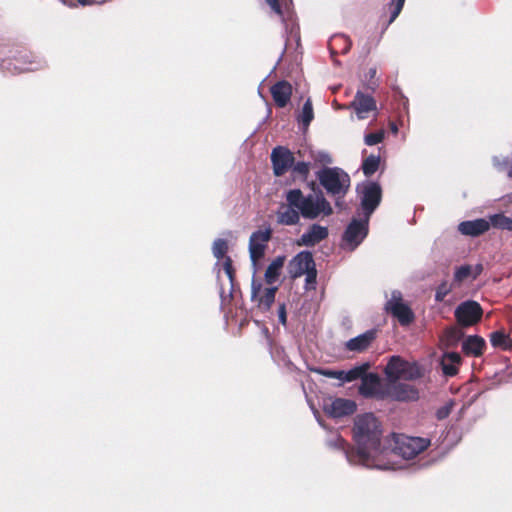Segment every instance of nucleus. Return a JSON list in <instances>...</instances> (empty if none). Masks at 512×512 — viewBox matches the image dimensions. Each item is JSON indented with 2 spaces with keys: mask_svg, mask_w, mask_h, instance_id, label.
I'll list each match as a JSON object with an SVG mask.
<instances>
[{
  "mask_svg": "<svg viewBox=\"0 0 512 512\" xmlns=\"http://www.w3.org/2000/svg\"><path fill=\"white\" fill-rule=\"evenodd\" d=\"M353 437L356 448H348L345 440L337 436L329 441V445L342 450L347 461L352 465H362L367 468L386 469L389 462L384 459L389 454L386 440L382 438V428L378 419L372 413L358 415L354 421Z\"/></svg>",
  "mask_w": 512,
  "mask_h": 512,
  "instance_id": "1",
  "label": "nucleus"
},
{
  "mask_svg": "<svg viewBox=\"0 0 512 512\" xmlns=\"http://www.w3.org/2000/svg\"><path fill=\"white\" fill-rule=\"evenodd\" d=\"M285 200L276 211V220L280 225L294 226L300 223L301 217L315 220L333 213L330 202L321 190L305 195L298 188L290 189L285 193Z\"/></svg>",
  "mask_w": 512,
  "mask_h": 512,
  "instance_id": "2",
  "label": "nucleus"
},
{
  "mask_svg": "<svg viewBox=\"0 0 512 512\" xmlns=\"http://www.w3.org/2000/svg\"><path fill=\"white\" fill-rule=\"evenodd\" d=\"M316 178L326 193L339 205V199L344 198L351 185V179L347 172L339 167H324L316 172Z\"/></svg>",
  "mask_w": 512,
  "mask_h": 512,
  "instance_id": "3",
  "label": "nucleus"
},
{
  "mask_svg": "<svg viewBox=\"0 0 512 512\" xmlns=\"http://www.w3.org/2000/svg\"><path fill=\"white\" fill-rule=\"evenodd\" d=\"M395 444L393 449L389 448V454L384 459V462H389V467L385 470L396 469L393 464V459L396 456H400L403 459L414 458L430 445V440L422 437L401 436L396 438Z\"/></svg>",
  "mask_w": 512,
  "mask_h": 512,
  "instance_id": "4",
  "label": "nucleus"
},
{
  "mask_svg": "<svg viewBox=\"0 0 512 512\" xmlns=\"http://www.w3.org/2000/svg\"><path fill=\"white\" fill-rule=\"evenodd\" d=\"M384 372L390 382H396L401 379L414 381L424 375L423 368L417 362H410L396 355L389 359Z\"/></svg>",
  "mask_w": 512,
  "mask_h": 512,
  "instance_id": "5",
  "label": "nucleus"
},
{
  "mask_svg": "<svg viewBox=\"0 0 512 512\" xmlns=\"http://www.w3.org/2000/svg\"><path fill=\"white\" fill-rule=\"evenodd\" d=\"M357 193L363 217L370 219L381 202L382 189L377 182L369 181L358 185Z\"/></svg>",
  "mask_w": 512,
  "mask_h": 512,
  "instance_id": "6",
  "label": "nucleus"
},
{
  "mask_svg": "<svg viewBox=\"0 0 512 512\" xmlns=\"http://www.w3.org/2000/svg\"><path fill=\"white\" fill-rule=\"evenodd\" d=\"M368 218H353L342 235L341 246L345 250H355L366 238L369 230Z\"/></svg>",
  "mask_w": 512,
  "mask_h": 512,
  "instance_id": "7",
  "label": "nucleus"
},
{
  "mask_svg": "<svg viewBox=\"0 0 512 512\" xmlns=\"http://www.w3.org/2000/svg\"><path fill=\"white\" fill-rule=\"evenodd\" d=\"M277 290L278 288L275 286L264 288L261 280L253 277L251 282V301L255 303L259 311L268 312L275 301Z\"/></svg>",
  "mask_w": 512,
  "mask_h": 512,
  "instance_id": "8",
  "label": "nucleus"
},
{
  "mask_svg": "<svg viewBox=\"0 0 512 512\" xmlns=\"http://www.w3.org/2000/svg\"><path fill=\"white\" fill-rule=\"evenodd\" d=\"M385 309L398 319L402 326L409 325L414 320V313L404 303L400 291H393L391 299L387 301Z\"/></svg>",
  "mask_w": 512,
  "mask_h": 512,
  "instance_id": "9",
  "label": "nucleus"
},
{
  "mask_svg": "<svg viewBox=\"0 0 512 512\" xmlns=\"http://www.w3.org/2000/svg\"><path fill=\"white\" fill-rule=\"evenodd\" d=\"M272 236L270 227L253 232L249 239V254L253 265L264 256L267 244Z\"/></svg>",
  "mask_w": 512,
  "mask_h": 512,
  "instance_id": "10",
  "label": "nucleus"
},
{
  "mask_svg": "<svg viewBox=\"0 0 512 512\" xmlns=\"http://www.w3.org/2000/svg\"><path fill=\"white\" fill-rule=\"evenodd\" d=\"M349 107L353 108L356 117L359 120L367 119L370 117V115L373 117H376L377 115V105L375 99L371 95L364 94L360 90L356 92L355 97L350 103Z\"/></svg>",
  "mask_w": 512,
  "mask_h": 512,
  "instance_id": "11",
  "label": "nucleus"
},
{
  "mask_svg": "<svg viewBox=\"0 0 512 512\" xmlns=\"http://www.w3.org/2000/svg\"><path fill=\"white\" fill-rule=\"evenodd\" d=\"M482 316V308L479 303L468 300L461 303L455 309V317L463 326H470L477 323Z\"/></svg>",
  "mask_w": 512,
  "mask_h": 512,
  "instance_id": "12",
  "label": "nucleus"
},
{
  "mask_svg": "<svg viewBox=\"0 0 512 512\" xmlns=\"http://www.w3.org/2000/svg\"><path fill=\"white\" fill-rule=\"evenodd\" d=\"M359 393L365 398L375 397L377 399L386 398V390H383L381 379L375 373H369L362 377Z\"/></svg>",
  "mask_w": 512,
  "mask_h": 512,
  "instance_id": "13",
  "label": "nucleus"
},
{
  "mask_svg": "<svg viewBox=\"0 0 512 512\" xmlns=\"http://www.w3.org/2000/svg\"><path fill=\"white\" fill-rule=\"evenodd\" d=\"M271 162L276 176L285 174L294 163L293 153L282 146L274 148L271 152Z\"/></svg>",
  "mask_w": 512,
  "mask_h": 512,
  "instance_id": "14",
  "label": "nucleus"
},
{
  "mask_svg": "<svg viewBox=\"0 0 512 512\" xmlns=\"http://www.w3.org/2000/svg\"><path fill=\"white\" fill-rule=\"evenodd\" d=\"M419 397L418 390L410 384L402 382H391L386 389V398L396 401H415Z\"/></svg>",
  "mask_w": 512,
  "mask_h": 512,
  "instance_id": "15",
  "label": "nucleus"
},
{
  "mask_svg": "<svg viewBox=\"0 0 512 512\" xmlns=\"http://www.w3.org/2000/svg\"><path fill=\"white\" fill-rule=\"evenodd\" d=\"M315 266L312 253L309 251H301L290 261L288 266L289 275L291 278H298Z\"/></svg>",
  "mask_w": 512,
  "mask_h": 512,
  "instance_id": "16",
  "label": "nucleus"
},
{
  "mask_svg": "<svg viewBox=\"0 0 512 512\" xmlns=\"http://www.w3.org/2000/svg\"><path fill=\"white\" fill-rule=\"evenodd\" d=\"M356 403L350 399L336 398L325 402L323 409L325 413L333 418H341L353 414L356 411Z\"/></svg>",
  "mask_w": 512,
  "mask_h": 512,
  "instance_id": "17",
  "label": "nucleus"
},
{
  "mask_svg": "<svg viewBox=\"0 0 512 512\" xmlns=\"http://www.w3.org/2000/svg\"><path fill=\"white\" fill-rule=\"evenodd\" d=\"M329 236V230L326 226L317 223L310 225L300 236L297 244L299 246L313 247L325 240Z\"/></svg>",
  "mask_w": 512,
  "mask_h": 512,
  "instance_id": "18",
  "label": "nucleus"
},
{
  "mask_svg": "<svg viewBox=\"0 0 512 512\" xmlns=\"http://www.w3.org/2000/svg\"><path fill=\"white\" fill-rule=\"evenodd\" d=\"M490 229L488 219L478 218L475 220L463 221L458 225V231L462 235L477 237Z\"/></svg>",
  "mask_w": 512,
  "mask_h": 512,
  "instance_id": "19",
  "label": "nucleus"
},
{
  "mask_svg": "<svg viewBox=\"0 0 512 512\" xmlns=\"http://www.w3.org/2000/svg\"><path fill=\"white\" fill-rule=\"evenodd\" d=\"M271 95L280 108L285 107L290 101L292 95V86L287 81H279L271 87Z\"/></svg>",
  "mask_w": 512,
  "mask_h": 512,
  "instance_id": "20",
  "label": "nucleus"
},
{
  "mask_svg": "<svg viewBox=\"0 0 512 512\" xmlns=\"http://www.w3.org/2000/svg\"><path fill=\"white\" fill-rule=\"evenodd\" d=\"M375 338L376 330L370 329L347 341L345 347L349 351L362 352L370 346Z\"/></svg>",
  "mask_w": 512,
  "mask_h": 512,
  "instance_id": "21",
  "label": "nucleus"
},
{
  "mask_svg": "<svg viewBox=\"0 0 512 512\" xmlns=\"http://www.w3.org/2000/svg\"><path fill=\"white\" fill-rule=\"evenodd\" d=\"M460 364L461 356L457 352H445L440 361L442 372L447 377L455 376Z\"/></svg>",
  "mask_w": 512,
  "mask_h": 512,
  "instance_id": "22",
  "label": "nucleus"
},
{
  "mask_svg": "<svg viewBox=\"0 0 512 512\" xmlns=\"http://www.w3.org/2000/svg\"><path fill=\"white\" fill-rule=\"evenodd\" d=\"M485 347V341L483 338L474 335L468 336L462 343V350L467 355L480 356L483 348Z\"/></svg>",
  "mask_w": 512,
  "mask_h": 512,
  "instance_id": "23",
  "label": "nucleus"
},
{
  "mask_svg": "<svg viewBox=\"0 0 512 512\" xmlns=\"http://www.w3.org/2000/svg\"><path fill=\"white\" fill-rule=\"evenodd\" d=\"M285 258L283 256L276 257L267 267L264 277L267 284L275 283L281 273Z\"/></svg>",
  "mask_w": 512,
  "mask_h": 512,
  "instance_id": "24",
  "label": "nucleus"
},
{
  "mask_svg": "<svg viewBox=\"0 0 512 512\" xmlns=\"http://www.w3.org/2000/svg\"><path fill=\"white\" fill-rule=\"evenodd\" d=\"M488 221L490 227H494L500 230L512 231V218L507 217L503 213H496L489 215Z\"/></svg>",
  "mask_w": 512,
  "mask_h": 512,
  "instance_id": "25",
  "label": "nucleus"
},
{
  "mask_svg": "<svg viewBox=\"0 0 512 512\" xmlns=\"http://www.w3.org/2000/svg\"><path fill=\"white\" fill-rule=\"evenodd\" d=\"M266 3L270 6V8L281 17L283 22L290 20L292 18V12L290 9V4L287 2L284 3L282 7L278 0H265Z\"/></svg>",
  "mask_w": 512,
  "mask_h": 512,
  "instance_id": "26",
  "label": "nucleus"
},
{
  "mask_svg": "<svg viewBox=\"0 0 512 512\" xmlns=\"http://www.w3.org/2000/svg\"><path fill=\"white\" fill-rule=\"evenodd\" d=\"M313 118H314V112H313L312 102H311V99L308 98L305 101V103L302 107V111L299 114V116L297 117V120L299 123L302 124L304 129H307L308 126L310 125L311 121L313 120Z\"/></svg>",
  "mask_w": 512,
  "mask_h": 512,
  "instance_id": "27",
  "label": "nucleus"
},
{
  "mask_svg": "<svg viewBox=\"0 0 512 512\" xmlns=\"http://www.w3.org/2000/svg\"><path fill=\"white\" fill-rule=\"evenodd\" d=\"M380 156L370 155L362 163V171L365 176L373 175L379 168Z\"/></svg>",
  "mask_w": 512,
  "mask_h": 512,
  "instance_id": "28",
  "label": "nucleus"
},
{
  "mask_svg": "<svg viewBox=\"0 0 512 512\" xmlns=\"http://www.w3.org/2000/svg\"><path fill=\"white\" fill-rule=\"evenodd\" d=\"M490 342L494 347L507 350L511 347L508 335L502 331H495L490 336Z\"/></svg>",
  "mask_w": 512,
  "mask_h": 512,
  "instance_id": "29",
  "label": "nucleus"
},
{
  "mask_svg": "<svg viewBox=\"0 0 512 512\" xmlns=\"http://www.w3.org/2000/svg\"><path fill=\"white\" fill-rule=\"evenodd\" d=\"M471 279L472 280V266L471 265H462L455 269L453 284L460 285L463 281Z\"/></svg>",
  "mask_w": 512,
  "mask_h": 512,
  "instance_id": "30",
  "label": "nucleus"
},
{
  "mask_svg": "<svg viewBox=\"0 0 512 512\" xmlns=\"http://www.w3.org/2000/svg\"><path fill=\"white\" fill-rule=\"evenodd\" d=\"M344 45L341 53H347L350 50L351 42L345 35H334L330 40V49L332 53H338L336 51L337 45Z\"/></svg>",
  "mask_w": 512,
  "mask_h": 512,
  "instance_id": "31",
  "label": "nucleus"
},
{
  "mask_svg": "<svg viewBox=\"0 0 512 512\" xmlns=\"http://www.w3.org/2000/svg\"><path fill=\"white\" fill-rule=\"evenodd\" d=\"M368 368L367 364L356 366L348 371H345V382H352L357 379H361L365 375Z\"/></svg>",
  "mask_w": 512,
  "mask_h": 512,
  "instance_id": "32",
  "label": "nucleus"
},
{
  "mask_svg": "<svg viewBox=\"0 0 512 512\" xmlns=\"http://www.w3.org/2000/svg\"><path fill=\"white\" fill-rule=\"evenodd\" d=\"M228 250L227 241L221 238L216 239L213 242L212 253L218 260L222 259Z\"/></svg>",
  "mask_w": 512,
  "mask_h": 512,
  "instance_id": "33",
  "label": "nucleus"
},
{
  "mask_svg": "<svg viewBox=\"0 0 512 512\" xmlns=\"http://www.w3.org/2000/svg\"><path fill=\"white\" fill-rule=\"evenodd\" d=\"M454 284H449L447 281H443L441 282L438 287L436 288V293H435V300L437 302H442L444 301L445 297L450 293V291L452 290V286Z\"/></svg>",
  "mask_w": 512,
  "mask_h": 512,
  "instance_id": "34",
  "label": "nucleus"
},
{
  "mask_svg": "<svg viewBox=\"0 0 512 512\" xmlns=\"http://www.w3.org/2000/svg\"><path fill=\"white\" fill-rule=\"evenodd\" d=\"M405 0H391L389 6L391 9L390 18L387 25H390L395 21V19L400 14L403 6H404Z\"/></svg>",
  "mask_w": 512,
  "mask_h": 512,
  "instance_id": "35",
  "label": "nucleus"
},
{
  "mask_svg": "<svg viewBox=\"0 0 512 512\" xmlns=\"http://www.w3.org/2000/svg\"><path fill=\"white\" fill-rule=\"evenodd\" d=\"M384 136H385L384 130H380L375 133H369V134L365 135L364 142L368 146H373V145H376V144L382 142L384 139Z\"/></svg>",
  "mask_w": 512,
  "mask_h": 512,
  "instance_id": "36",
  "label": "nucleus"
},
{
  "mask_svg": "<svg viewBox=\"0 0 512 512\" xmlns=\"http://www.w3.org/2000/svg\"><path fill=\"white\" fill-rule=\"evenodd\" d=\"M293 172L306 178L310 172V163L305 161H299L293 163L292 167Z\"/></svg>",
  "mask_w": 512,
  "mask_h": 512,
  "instance_id": "37",
  "label": "nucleus"
},
{
  "mask_svg": "<svg viewBox=\"0 0 512 512\" xmlns=\"http://www.w3.org/2000/svg\"><path fill=\"white\" fill-rule=\"evenodd\" d=\"M41 67V63L40 62H33V61H30L28 63H24V65H17L15 64L14 65V70H12L11 72L12 73H20V72H25V71H35L37 69H39Z\"/></svg>",
  "mask_w": 512,
  "mask_h": 512,
  "instance_id": "38",
  "label": "nucleus"
},
{
  "mask_svg": "<svg viewBox=\"0 0 512 512\" xmlns=\"http://www.w3.org/2000/svg\"><path fill=\"white\" fill-rule=\"evenodd\" d=\"M306 275L305 277V289H315L316 286V278H317V270L316 266L312 269H310L308 272L304 273Z\"/></svg>",
  "mask_w": 512,
  "mask_h": 512,
  "instance_id": "39",
  "label": "nucleus"
},
{
  "mask_svg": "<svg viewBox=\"0 0 512 512\" xmlns=\"http://www.w3.org/2000/svg\"><path fill=\"white\" fill-rule=\"evenodd\" d=\"M510 159L508 157H498V156H494L492 158V162H493V165L494 167L499 170V171H503V170H507L509 169V164H510Z\"/></svg>",
  "mask_w": 512,
  "mask_h": 512,
  "instance_id": "40",
  "label": "nucleus"
},
{
  "mask_svg": "<svg viewBox=\"0 0 512 512\" xmlns=\"http://www.w3.org/2000/svg\"><path fill=\"white\" fill-rule=\"evenodd\" d=\"M452 406H453V403L450 402V403H447L444 406L440 407L439 409H437V411H436L437 419L443 420V419L447 418L451 413Z\"/></svg>",
  "mask_w": 512,
  "mask_h": 512,
  "instance_id": "41",
  "label": "nucleus"
},
{
  "mask_svg": "<svg viewBox=\"0 0 512 512\" xmlns=\"http://www.w3.org/2000/svg\"><path fill=\"white\" fill-rule=\"evenodd\" d=\"M223 270L227 277L229 278L230 282H233V267H232V260L230 257H227L223 262Z\"/></svg>",
  "mask_w": 512,
  "mask_h": 512,
  "instance_id": "42",
  "label": "nucleus"
},
{
  "mask_svg": "<svg viewBox=\"0 0 512 512\" xmlns=\"http://www.w3.org/2000/svg\"><path fill=\"white\" fill-rule=\"evenodd\" d=\"M277 313H278L279 322L283 326H286V324H287V313H286V305H285V303L279 304Z\"/></svg>",
  "mask_w": 512,
  "mask_h": 512,
  "instance_id": "43",
  "label": "nucleus"
},
{
  "mask_svg": "<svg viewBox=\"0 0 512 512\" xmlns=\"http://www.w3.org/2000/svg\"><path fill=\"white\" fill-rule=\"evenodd\" d=\"M376 72V68H370L366 75V77L369 78V83L367 84L368 89L375 90L377 87L376 81L373 80L376 76Z\"/></svg>",
  "mask_w": 512,
  "mask_h": 512,
  "instance_id": "44",
  "label": "nucleus"
},
{
  "mask_svg": "<svg viewBox=\"0 0 512 512\" xmlns=\"http://www.w3.org/2000/svg\"><path fill=\"white\" fill-rule=\"evenodd\" d=\"M316 160L321 162V163H325V164H331L332 163L331 156L328 153H326V152H318L317 156H316Z\"/></svg>",
  "mask_w": 512,
  "mask_h": 512,
  "instance_id": "45",
  "label": "nucleus"
},
{
  "mask_svg": "<svg viewBox=\"0 0 512 512\" xmlns=\"http://www.w3.org/2000/svg\"><path fill=\"white\" fill-rule=\"evenodd\" d=\"M483 271V265L481 263L472 266V280H475Z\"/></svg>",
  "mask_w": 512,
  "mask_h": 512,
  "instance_id": "46",
  "label": "nucleus"
},
{
  "mask_svg": "<svg viewBox=\"0 0 512 512\" xmlns=\"http://www.w3.org/2000/svg\"><path fill=\"white\" fill-rule=\"evenodd\" d=\"M317 372L325 377L335 379L336 376V370H330V369H319Z\"/></svg>",
  "mask_w": 512,
  "mask_h": 512,
  "instance_id": "47",
  "label": "nucleus"
},
{
  "mask_svg": "<svg viewBox=\"0 0 512 512\" xmlns=\"http://www.w3.org/2000/svg\"><path fill=\"white\" fill-rule=\"evenodd\" d=\"M335 379L345 382V371L344 370H336Z\"/></svg>",
  "mask_w": 512,
  "mask_h": 512,
  "instance_id": "48",
  "label": "nucleus"
},
{
  "mask_svg": "<svg viewBox=\"0 0 512 512\" xmlns=\"http://www.w3.org/2000/svg\"><path fill=\"white\" fill-rule=\"evenodd\" d=\"M79 2L80 5L82 6H88V5H92L95 3L94 0H77Z\"/></svg>",
  "mask_w": 512,
  "mask_h": 512,
  "instance_id": "49",
  "label": "nucleus"
},
{
  "mask_svg": "<svg viewBox=\"0 0 512 512\" xmlns=\"http://www.w3.org/2000/svg\"><path fill=\"white\" fill-rule=\"evenodd\" d=\"M507 175H508L509 178H512V160L510 161Z\"/></svg>",
  "mask_w": 512,
  "mask_h": 512,
  "instance_id": "50",
  "label": "nucleus"
},
{
  "mask_svg": "<svg viewBox=\"0 0 512 512\" xmlns=\"http://www.w3.org/2000/svg\"><path fill=\"white\" fill-rule=\"evenodd\" d=\"M344 204V198L339 199V205L337 207L342 208Z\"/></svg>",
  "mask_w": 512,
  "mask_h": 512,
  "instance_id": "51",
  "label": "nucleus"
},
{
  "mask_svg": "<svg viewBox=\"0 0 512 512\" xmlns=\"http://www.w3.org/2000/svg\"><path fill=\"white\" fill-rule=\"evenodd\" d=\"M392 130H393L394 132H397V127H396L395 125H393V126H392Z\"/></svg>",
  "mask_w": 512,
  "mask_h": 512,
  "instance_id": "52",
  "label": "nucleus"
},
{
  "mask_svg": "<svg viewBox=\"0 0 512 512\" xmlns=\"http://www.w3.org/2000/svg\"><path fill=\"white\" fill-rule=\"evenodd\" d=\"M281 59H282V56H280V58H278L277 64L281 61Z\"/></svg>",
  "mask_w": 512,
  "mask_h": 512,
  "instance_id": "53",
  "label": "nucleus"
}]
</instances>
